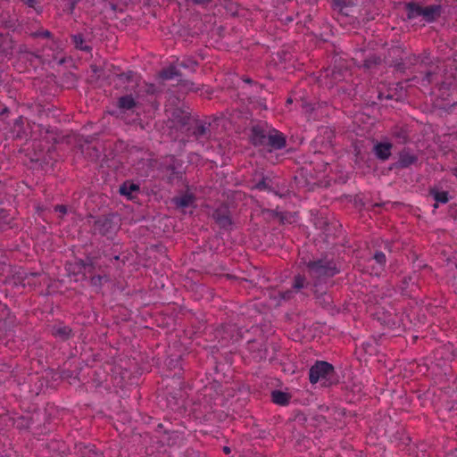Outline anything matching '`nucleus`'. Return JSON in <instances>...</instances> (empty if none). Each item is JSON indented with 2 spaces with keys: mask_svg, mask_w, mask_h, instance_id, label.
Here are the masks:
<instances>
[{
  "mask_svg": "<svg viewBox=\"0 0 457 457\" xmlns=\"http://www.w3.org/2000/svg\"><path fill=\"white\" fill-rule=\"evenodd\" d=\"M353 3L352 0H337L334 1V7L338 9L341 12H345V9L349 5H353Z\"/></svg>",
  "mask_w": 457,
  "mask_h": 457,
  "instance_id": "nucleus-15",
  "label": "nucleus"
},
{
  "mask_svg": "<svg viewBox=\"0 0 457 457\" xmlns=\"http://www.w3.org/2000/svg\"><path fill=\"white\" fill-rule=\"evenodd\" d=\"M25 3L29 6V7H34V5L36 4L37 3V0H25Z\"/></svg>",
  "mask_w": 457,
  "mask_h": 457,
  "instance_id": "nucleus-22",
  "label": "nucleus"
},
{
  "mask_svg": "<svg viewBox=\"0 0 457 457\" xmlns=\"http://www.w3.org/2000/svg\"><path fill=\"white\" fill-rule=\"evenodd\" d=\"M272 401L279 405H286L288 401L289 397L288 395L286 393H283L281 391H274L272 392Z\"/></svg>",
  "mask_w": 457,
  "mask_h": 457,
  "instance_id": "nucleus-11",
  "label": "nucleus"
},
{
  "mask_svg": "<svg viewBox=\"0 0 457 457\" xmlns=\"http://www.w3.org/2000/svg\"><path fill=\"white\" fill-rule=\"evenodd\" d=\"M429 76H430V74H428V77H429ZM428 82H430L429 78H428Z\"/></svg>",
  "mask_w": 457,
  "mask_h": 457,
  "instance_id": "nucleus-26",
  "label": "nucleus"
},
{
  "mask_svg": "<svg viewBox=\"0 0 457 457\" xmlns=\"http://www.w3.org/2000/svg\"><path fill=\"white\" fill-rule=\"evenodd\" d=\"M392 144L378 143L374 146L376 156L380 160H387L391 155Z\"/></svg>",
  "mask_w": 457,
  "mask_h": 457,
  "instance_id": "nucleus-5",
  "label": "nucleus"
},
{
  "mask_svg": "<svg viewBox=\"0 0 457 457\" xmlns=\"http://www.w3.org/2000/svg\"><path fill=\"white\" fill-rule=\"evenodd\" d=\"M373 259L381 268L386 263V255L382 252L376 253Z\"/></svg>",
  "mask_w": 457,
  "mask_h": 457,
  "instance_id": "nucleus-17",
  "label": "nucleus"
},
{
  "mask_svg": "<svg viewBox=\"0 0 457 457\" xmlns=\"http://www.w3.org/2000/svg\"><path fill=\"white\" fill-rule=\"evenodd\" d=\"M307 267L314 277H331L337 273V270L334 264L322 260L310 262L307 263Z\"/></svg>",
  "mask_w": 457,
  "mask_h": 457,
  "instance_id": "nucleus-2",
  "label": "nucleus"
},
{
  "mask_svg": "<svg viewBox=\"0 0 457 457\" xmlns=\"http://www.w3.org/2000/svg\"><path fill=\"white\" fill-rule=\"evenodd\" d=\"M416 162V158L413 155H410L407 154H403L399 159V165L401 167H408Z\"/></svg>",
  "mask_w": 457,
  "mask_h": 457,
  "instance_id": "nucleus-13",
  "label": "nucleus"
},
{
  "mask_svg": "<svg viewBox=\"0 0 457 457\" xmlns=\"http://www.w3.org/2000/svg\"><path fill=\"white\" fill-rule=\"evenodd\" d=\"M286 145V139L281 133L277 130H269L266 146L274 149H281Z\"/></svg>",
  "mask_w": 457,
  "mask_h": 457,
  "instance_id": "nucleus-3",
  "label": "nucleus"
},
{
  "mask_svg": "<svg viewBox=\"0 0 457 457\" xmlns=\"http://www.w3.org/2000/svg\"><path fill=\"white\" fill-rule=\"evenodd\" d=\"M268 131L257 126L253 127L251 134V141L254 145L266 146Z\"/></svg>",
  "mask_w": 457,
  "mask_h": 457,
  "instance_id": "nucleus-4",
  "label": "nucleus"
},
{
  "mask_svg": "<svg viewBox=\"0 0 457 457\" xmlns=\"http://www.w3.org/2000/svg\"><path fill=\"white\" fill-rule=\"evenodd\" d=\"M53 334L56 337L65 338L71 334V329L66 326L57 327L54 328Z\"/></svg>",
  "mask_w": 457,
  "mask_h": 457,
  "instance_id": "nucleus-14",
  "label": "nucleus"
},
{
  "mask_svg": "<svg viewBox=\"0 0 457 457\" xmlns=\"http://www.w3.org/2000/svg\"><path fill=\"white\" fill-rule=\"evenodd\" d=\"M279 295H280V300H285V299L289 297V293L288 292H286V293H283V294H279Z\"/></svg>",
  "mask_w": 457,
  "mask_h": 457,
  "instance_id": "nucleus-23",
  "label": "nucleus"
},
{
  "mask_svg": "<svg viewBox=\"0 0 457 457\" xmlns=\"http://www.w3.org/2000/svg\"><path fill=\"white\" fill-rule=\"evenodd\" d=\"M223 450H224V452H225V453H228L230 452V450H229V448H228V446H225V447L223 448Z\"/></svg>",
  "mask_w": 457,
  "mask_h": 457,
  "instance_id": "nucleus-24",
  "label": "nucleus"
},
{
  "mask_svg": "<svg viewBox=\"0 0 457 457\" xmlns=\"http://www.w3.org/2000/svg\"><path fill=\"white\" fill-rule=\"evenodd\" d=\"M54 211L60 212L61 214H65L67 212V208L65 205H56L54 207Z\"/></svg>",
  "mask_w": 457,
  "mask_h": 457,
  "instance_id": "nucleus-21",
  "label": "nucleus"
},
{
  "mask_svg": "<svg viewBox=\"0 0 457 457\" xmlns=\"http://www.w3.org/2000/svg\"><path fill=\"white\" fill-rule=\"evenodd\" d=\"M440 10L438 6H427L421 9V17L427 22L433 21L438 15Z\"/></svg>",
  "mask_w": 457,
  "mask_h": 457,
  "instance_id": "nucleus-6",
  "label": "nucleus"
},
{
  "mask_svg": "<svg viewBox=\"0 0 457 457\" xmlns=\"http://www.w3.org/2000/svg\"><path fill=\"white\" fill-rule=\"evenodd\" d=\"M434 199L441 204H445L448 202V194L445 191L442 192H433Z\"/></svg>",
  "mask_w": 457,
  "mask_h": 457,
  "instance_id": "nucleus-16",
  "label": "nucleus"
},
{
  "mask_svg": "<svg viewBox=\"0 0 457 457\" xmlns=\"http://www.w3.org/2000/svg\"><path fill=\"white\" fill-rule=\"evenodd\" d=\"M304 287V278L302 276H297L295 278L294 287L296 289H301Z\"/></svg>",
  "mask_w": 457,
  "mask_h": 457,
  "instance_id": "nucleus-20",
  "label": "nucleus"
},
{
  "mask_svg": "<svg viewBox=\"0 0 457 457\" xmlns=\"http://www.w3.org/2000/svg\"><path fill=\"white\" fill-rule=\"evenodd\" d=\"M118 105L120 109L130 110L136 105V101L131 96H125L119 99Z\"/></svg>",
  "mask_w": 457,
  "mask_h": 457,
  "instance_id": "nucleus-8",
  "label": "nucleus"
},
{
  "mask_svg": "<svg viewBox=\"0 0 457 457\" xmlns=\"http://www.w3.org/2000/svg\"><path fill=\"white\" fill-rule=\"evenodd\" d=\"M137 190H138V186H137L135 184L124 183L120 187V193L123 195H126L129 199L132 197L131 196L132 192L137 191Z\"/></svg>",
  "mask_w": 457,
  "mask_h": 457,
  "instance_id": "nucleus-12",
  "label": "nucleus"
},
{
  "mask_svg": "<svg viewBox=\"0 0 457 457\" xmlns=\"http://www.w3.org/2000/svg\"><path fill=\"white\" fill-rule=\"evenodd\" d=\"M179 76L176 66H170L160 72V78L163 80L173 79Z\"/></svg>",
  "mask_w": 457,
  "mask_h": 457,
  "instance_id": "nucleus-7",
  "label": "nucleus"
},
{
  "mask_svg": "<svg viewBox=\"0 0 457 457\" xmlns=\"http://www.w3.org/2000/svg\"><path fill=\"white\" fill-rule=\"evenodd\" d=\"M196 65H197L196 62H195V61H193L191 59H188L187 61H183L180 63L181 67L186 68V69H190V70H194Z\"/></svg>",
  "mask_w": 457,
  "mask_h": 457,
  "instance_id": "nucleus-19",
  "label": "nucleus"
},
{
  "mask_svg": "<svg viewBox=\"0 0 457 457\" xmlns=\"http://www.w3.org/2000/svg\"><path fill=\"white\" fill-rule=\"evenodd\" d=\"M176 205L180 208H186L193 204L194 197L191 195H184L174 200Z\"/></svg>",
  "mask_w": 457,
  "mask_h": 457,
  "instance_id": "nucleus-10",
  "label": "nucleus"
},
{
  "mask_svg": "<svg viewBox=\"0 0 457 457\" xmlns=\"http://www.w3.org/2000/svg\"><path fill=\"white\" fill-rule=\"evenodd\" d=\"M334 375V367L327 361H317L309 372V378L312 384L321 382L324 386L330 383Z\"/></svg>",
  "mask_w": 457,
  "mask_h": 457,
  "instance_id": "nucleus-1",
  "label": "nucleus"
},
{
  "mask_svg": "<svg viewBox=\"0 0 457 457\" xmlns=\"http://www.w3.org/2000/svg\"><path fill=\"white\" fill-rule=\"evenodd\" d=\"M406 9L408 19H415L418 17H421V6H419L415 4H408L406 5Z\"/></svg>",
  "mask_w": 457,
  "mask_h": 457,
  "instance_id": "nucleus-9",
  "label": "nucleus"
},
{
  "mask_svg": "<svg viewBox=\"0 0 457 457\" xmlns=\"http://www.w3.org/2000/svg\"><path fill=\"white\" fill-rule=\"evenodd\" d=\"M195 2L197 3V4H200V3H203L204 0H195Z\"/></svg>",
  "mask_w": 457,
  "mask_h": 457,
  "instance_id": "nucleus-25",
  "label": "nucleus"
},
{
  "mask_svg": "<svg viewBox=\"0 0 457 457\" xmlns=\"http://www.w3.org/2000/svg\"><path fill=\"white\" fill-rule=\"evenodd\" d=\"M72 41H73L74 45L76 46V47H78L79 49H86V47L83 46L84 40H83V37L81 35H74L72 37Z\"/></svg>",
  "mask_w": 457,
  "mask_h": 457,
  "instance_id": "nucleus-18",
  "label": "nucleus"
}]
</instances>
